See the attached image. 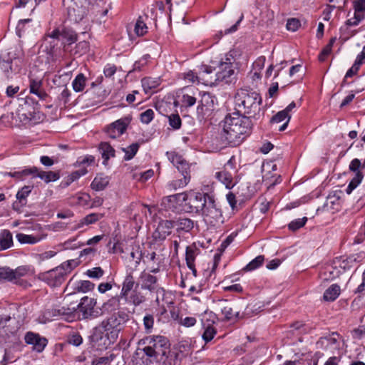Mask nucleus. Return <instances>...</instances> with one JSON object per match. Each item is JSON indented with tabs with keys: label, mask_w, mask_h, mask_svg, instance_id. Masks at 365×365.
Masks as SVG:
<instances>
[{
	"label": "nucleus",
	"mask_w": 365,
	"mask_h": 365,
	"mask_svg": "<svg viewBox=\"0 0 365 365\" xmlns=\"http://www.w3.org/2000/svg\"><path fill=\"white\" fill-rule=\"evenodd\" d=\"M169 202L189 200L190 208L192 212L200 214L203 216L204 220L210 223L215 225L219 222L222 217V212L216 202L214 197L207 195L200 192H192L190 195L186 192H181L172 195L167 197Z\"/></svg>",
	"instance_id": "nucleus-1"
},
{
	"label": "nucleus",
	"mask_w": 365,
	"mask_h": 365,
	"mask_svg": "<svg viewBox=\"0 0 365 365\" xmlns=\"http://www.w3.org/2000/svg\"><path fill=\"white\" fill-rule=\"evenodd\" d=\"M252 125L250 117L234 112L225 118L222 135L228 143L239 144L251 133Z\"/></svg>",
	"instance_id": "nucleus-2"
},
{
	"label": "nucleus",
	"mask_w": 365,
	"mask_h": 365,
	"mask_svg": "<svg viewBox=\"0 0 365 365\" xmlns=\"http://www.w3.org/2000/svg\"><path fill=\"white\" fill-rule=\"evenodd\" d=\"M235 113H240L252 117L260 110L262 98L259 94L252 90L241 88L235 95Z\"/></svg>",
	"instance_id": "nucleus-3"
},
{
	"label": "nucleus",
	"mask_w": 365,
	"mask_h": 365,
	"mask_svg": "<svg viewBox=\"0 0 365 365\" xmlns=\"http://www.w3.org/2000/svg\"><path fill=\"white\" fill-rule=\"evenodd\" d=\"M235 58L231 53L225 54L218 64V71L215 74V82L230 83L235 78Z\"/></svg>",
	"instance_id": "nucleus-4"
},
{
	"label": "nucleus",
	"mask_w": 365,
	"mask_h": 365,
	"mask_svg": "<svg viewBox=\"0 0 365 365\" xmlns=\"http://www.w3.org/2000/svg\"><path fill=\"white\" fill-rule=\"evenodd\" d=\"M143 343L145 346L142 349L143 352L153 359L165 355L169 348L168 340L163 336H149L144 339Z\"/></svg>",
	"instance_id": "nucleus-5"
},
{
	"label": "nucleus",
	"mask_w": 365,
	"mask_h": 365,
	"mask_svg": "<svg viewBox=\"0 0 365 365\" xmlns=\"http://www.w3.org/2000/svg\"><path fill=\"white\" fill-rule=\"evenodd\" d=\"M128 314L125 312L118 311L102 321L101 326L108 337L115 339L123 324L128 320Z\"/></svg>",
	"instance_id": "nucleus-6"
},
{
	"label": "nucleus",
	"mask_w": 365,
	"mask_h": 365,
	"mask_svg": "<svg viewBox=\"0 0 365 365\" xmlns=\"http://www.w3.org/2000/svg\"><path fill=\"white\" fill-rule=\"evenodd\" d=\"M73 260L63 263L61 266L44 273L43 279L51 287L59 286L65 281L66 276L73 269Z\"/></svg>",
	"instance_id": "nucleus-7"
},
{
	"label": "nucleus",
	"mask_w": 365,
	"mask_h": 365,
	"mask_svg": "<svg viewBox=\"0 0 365 365\" xmlns=\"http://www.w3.org/2000/svg\"><path fill=\"white\" fill-rule=\"evenodd\" d=\"M237 170L232 157L224 165L222 170L215 173V178L222 183L226 188L232 189L239 181L237 177Z\"/></svg>",
	"instance_id": "nucleus-8"
},
{
	"label": "nucleus",
	"mask_w": 365,
	"mask_h": 365,
	"mask_svg": "<svg viewBox=\"0 0 365 365\" xmlns=\"http://www.w3.org/2000/svg\"><path fill=\"white\" fill-rule=\"evenodd\" d=\"M97 300L94 298L83 297L79 304H76L77 309L82 313L83 319H95L101 315V309H96Z\"/></svg>",
	"instance_id": "nucleus-9"
},
{
	"label": "nucleus",
	"mask_w": 365,
	"mask_h": 365,
	"mask_svg": "<svg viewBox=\"0 0 365 365\" xmlns=\"http://www.w3.org/2000/svg\"><path fill=\"white\" fill-rule=\"evenodd\" d=\"M130 123L128 118H121L111 123L106 129L109 138L115 139L122 135Z\"/></svg>",
	"instance_id": "nucleus-10"
},
{
	"label": "nucleus",
	"mask_w": 365,
	"mask_h": 365,
	"mask_svg": "<svg viewBox=\"0 0 365 365\" xmlns=\"http://www.w3.org/2000/svg\"><path fill=\"white\" fill-rule=\"evenodd\" d=\"M25 342L33 346V349L37 352H41L47 345V339L41 336L38 334L29 331L24 336Z\"/></svg>",
	"instance_id": "nucleus-11"
},
{
	"label": "nucleus",
	"mask_w": 365,
	"mask_h": 365,
	"mask_svg": "<svg viewBox=\"0 0 365 365\" xmlns=\"http://www.w3.org/2000/svg\"><path fill=\"white\" fill-rule=\"evenodd\" d=\"M354 10V17L347 20L349 26H356L365 18V0H355L353 1Z\"/></svg>",
	"instance_id": "nucleus-12"
},
{
	"label": "nucleus",
	"mask_w": 365,
	"mask_h": 365,
	"mask_svg": "<svg viewBox=\"0 0 365 365\" xmlns=\"http://www.w3.org/2000/svg\"><path fill=\"white\" fill-rule=\"evenodd\" d=\"M166 156L168 160L180 172L190 171V166L182 155L175 150L168 151Z\"/></svg>",
	"instance_id": "nucleus-13"
},
{
	"label": "nucleus",
	"mask_w": 365,
	"mask_h": 365,
	"mask_svg": "<svg viewBox=\"0 0 365 365\" xmlns=\"http://www.w3.org/2000/svg\"><path fill=\"white\" fill-rule=\"evenodd\" d=\"M140 280L141 282V288L147 289L151 293H154L158 289L162 287L158 284V278L145 271L141 272Z\"/></svg>",
	"instance_id": "nucleus-14"
},
{
	"label": "nucleus",
	"mask_w": 365,
	"mask_h": 365,
	"mask_svg": "<svg viewBox=\"0 0 365 365\" xmlns=\"http://www.w3.org/2000/svg\"><path fill=\"white\" fill-rule=\"evenodd\" d=\"M77 310L76 304L71 303L68 306H62L61 307L53 308L52 309V316L60 317L66 321H73L75 318V312Z\"/></svg>",
	"instance_id": "nucleus-15"
},
{
	"label": "nucleus",
	"mask_w": 365,
	"mask_h": 365,
	"mask_svg": "<svg viewBox=\"0 0 365 365\" xmlns=\"http://www.w3.org/2000/svg\"><path fill=\"white\" fill-rule=\"evenodd\" d=\"M173 227H175L174 220H161L154 232L155 238L160 240H165L171 234Z\"/></svg>",
	"instance_id": "nucleus-16"
},
{
	"label": "nucleus",
	"mask_w": 365,
	"mask_h": 365,
	"mask_svg": "<svg viewBox=\"0 0 365 365\" xmlns=\"http://www.w3.org/2000/svg\"><path fill=\"white\" fill-rule=\"evenodd\" d=\"M71 1L72 4L69 5L68 8V16L71 19L78 21L83 18L86 14V9L82 5L79 6L81 0H71Z\"/></svg>",
	"instance_id": "nucleus-17"
},
{
	"label": "nucleus",
	"mask_w": 365,
	"mask_h": 365,
	"mask_svg": "<svg viewBox=\"0 0 365 365\" xmlns=\"http://www.w3.org/2000/svg\"><path fill=\"white\" fill-rule=\"evenodd\" d=\"M182 177L180 178L174 179L170 181L167 185L166 188L170 190H176L178 189L185 187L190 180V171L181 173Z\"/></svg>",
	"instance_id": "nucleus-18"
},
{
	"label": "nucleus",
	"mask_w": 365,
	"mask_h": 365,
	"mask_svg": "<svg viewBox=\"0 0 365 365\" xmlns=\"http://www.w3.org/2000/svg\"><path fill=\"white\" fill-rule=\"evenodd\" d=\"M197 249L195 246H187L185 252V260L187 267L192 271L195 277L197 276L195 260L197 255Z\"/></svg>",
	"instance_id": "nucleus-19"
},
{
	"label": "nucleus",
	"mask_w": 365,
	"mask_h": 365,
	"mask_svg": "<svg viewBox=\"0 0 365 365\" xmlns=\"http://www.w3.org/2000/svg\"><path fill=\"white\" fill-rule=\"evenodd\" d=\"M213 72V69L209 66H202L200 71L198 73L199 78L201 80V83L207 85H212L215 82V76H210Z\"/></svg>",
	"instance_id": "nucleus-20"
},
{
	"label": "nucleus",
	"mask_w": 365,
	"mask_h": 365,
	"mask_svg": "<svg viewBox=\"0 0 365 365\" xmlns=\"http://www.w3.org/2000/svg\"><path fill=\"white\" fill-rule=\"evenodd\" d=\"M221 302V312L226 320L234 319L239 317L240 312L236 310L231 304L228 303L227 300Z\"/></svg>",
	"instance_id": "nucleus-21"
},
{
	"label": "nucleus",
	"mask_w": 365,
	"mask_h": 365,
	"mask_svg": "<svg viewBox=\"0 0 365 365\" xmlns=\"http://www.w3.org/2000/svg\"><path fill=\"white\" fill-rule=\"evenodd\" d=\"M110 178L104 174H97L91 184V187L96 191L103 190L109 184Z\"/></svg>",
	"instance_id": "nucleus-22"
},
{
	"label": "nucleus",
	"mask_w": 365,
	"mask_h": 365,
	"mask_svg": "<svg viewBox=\"0 0 365 365\" xmlns=\"http://www.w3.org/2000/svg\"><path fill=\"white\" fill-rule=\"evenodd\" d=\"M339 334L336 332H333L328 336L320 338L317 344L324 345L326 347L329 346L332 349H338L339 346Z\"/></svg>",
	"instance_id": "nucleus-23"
},
{
	"label": "nucleus",
	"mask_w": 365,
	"mask_h": 365,
	"mask_svg": "<svg viewBox=\"0 0 365 365\" xmlns=\"http://www.w3.org/2000/svg\"><path fill=\"white\" fill-rule=\"evenodd\" d=\"M103 217V214L100 213H91L86 217H84L83 219H81L78 223H76L73 227V230H76L78 229L82 228L85 225H92L99 220H101Z\"/></svg>",
	"instance_id": "nucleus-24"
},
{
	"label": "nucleus",
	"mask_w": 365,
	"mask_h": 365,
	"mask_svg": "<svg viewBox=\"0 0 365 365\" xmlns=\"http://www.w3.org/2000/svg\"><path fill=\"white\" fill-rule=\"evenodd\" d=\"M141 83L146 93H153V90L160 85L161 79L160 77H145L142 79Z\"/></svg>",
	"instance_id": "nucleus-25"
},
{
	"label": "nucleus",
	"mask_w": 365,
	"mask_h": 365,
	"mask_svg": "<svg viewBox=\"0 0 365 365\" xmlns=\"http://www.w3.org/2000/svg\"><path fill=\"white\" fill-rule=\"evenodd\" d=\"M42 82L41 80L31 79L30 81V93L36 95L41 100H45L48 94L42 89Z\"/></svg>",
	"instance_id": "nucleus-26"
},
{
	"label": "nucleus",
	"mask_w": 365,
	"mask_h": 365,
	"mask_svg": "<svg viewBox=\"0 0 365 365\" xmlns=\"http://www.w3.org/2000/svg\"><path fill=\"white\" fill-rule=\"evenodd\" d=\"M341 288L337 284H333L324 292L323 299L326 302H334L340 295Z\"/></svg>",
	"instance_id": "nucleus-27"
},
{
	"label": "nucleus",
	"mask_w": 365,
	"mask_h": 365,
	"mask_svg": "<svg viewBox=\"0 0 365 365\" xmlns=\"http://www.w3.org/2000/svg\"><path fill=\"white\" fill-rule=\"evenodd\" d=\"M175 227L178 232H190L194 227L193 221L187 217H180L174 220Z\"/></svg>",
	"instance_id": "nucleus-28"
},
{
	"label": "nucleus",
	"mask_w": 365,
	"mask_h": 365,
	"mask_svg": "<svg viewBox=\"0 0 365 365\" xmlns=\"http://www.w3.org/2000/svg\"><path fill=\"white\" fill-rule=\"evenodd\" d=\"M135 284L134 277L131 274L125 276L122 284V289L120 292L121 297H124L125 302L128 299V293L133 289Z\"/></svg>",
	"instance_id": "nucleus-29"
},
{
	"label": "nucleus",
	"mask_w": 365,
	"mask_h": 365,
	"mask_svg": "<svg viewBox=\"0 0 365 365\" xmlns=\"http://www.w3.org/2000/svg\"><path fill=\"white\" fill-rule=\"evenodd\" d=\"M14 245L13 235L9 230H3L0 232V248L6 250Z\"/></svg>",
	"instance_id": "nucleus-30"
},
{
	"label": "nucleus",
	"mask_w": 365,
	"mask_h": 365,
	"mask_svg": "<svg viewBox=\"0 0 365 365\" xmlns=\"http://www.w3.org/2000/svg\"><path fill=\"white\" fill-rule=\"evenodd\" d=\"M33 189V186L25 185L21 189H20L16 193V199L19 200V202H14L13 204V207L15 209L16 206L18 204H20L21 206L25 205L26 203V198L31 192Z\"/></svg>",
	"instance_id": "nucleus-31"
},
{
	"label": "nucleus",
	"mask_w": 365,
	"mask_h": 365,
	"mask_svg": "<svg viewBox=\"0 0 365 365\" xmlns=\"http://www.w3.org/2000/svg\"><path fill=\"white\" fill-rule=\"evenodd\" d=\"M11 271V280L10 282L16 284L19 283L21 279L29 274V269L26 266H21L15 269H10Z\"/></svg>",
	"instance_id": "nucleus-32"
},
{
	"label": "nucleus",
	"mask_w": 365,
	"mask_h": 365,
	"mask_svg": "<svg viewBox=\"0 0 365 365\" xmlns=\"http://www.w3.org/2000/svg\"><path fill=\"white\" fill-rule=\"evenodd\" d=\"M154 293L156 295L155 299V303L156 305L166 304L168 306H170L173 304V301L169 299V293L167 292L163 287L158 289Z\"/></svg>",
	"instance_id": "nucleus-33"
},
{
	"label": "nucleus",
	"mask_w": 365,
	"mask_h": 365,
	"mask_svg": "<svg viewBox=\"0 0 365 365\" xmlns=\"http://www.w3.org/2000/svg\"><path fill=\"white\" fill-rule=\"evenodd\" d=\"M290 115L289 114H287L284 110H281L279 112H278L276 115H274L272 118V123H281L284 120H286L285 123L281 125L279 128V130L280 131H283L287 127V125H288V123L290 120Z\"/></svg>",
	"instance_id": "nucleus-34"
},
{
	"label": "nucleus",
	"mask_w": 365,
	"mask_h": 365,
	"mask_svg": "<svg viewBox=\"0 0 365 365\" xmlns=\"http://www.w3.org/2000/svg\"><path fill=\"white\" fill-rule=\"evenodd\" d=\"M16 237L21 244L34 245L41 240V237L37 235H26L24 233H18Z\"/></svg>",
	"instance_id": "nucleus-35"
},
{
	"label": "nucleus",
	"mask_w": 365,
	"mask_h": 365,
	"mask_svg": "<svg viewBox=\"0 0 365 365\" xmlns=\"http://www.w3.org/2000/svg\"><path fill=\"white\" fill-rule=\"evenodd\" d=\"M87 79L83 73L78 74L72 81L73 89L76 92H81L84 90Z\"/></svg>",
	"instance_id": "nucleus-36"
},
{
	"label": "nucleus",
	"mask_w": 365,
	"mask_h": 365,
	"mask_svg": "<svg viewBox=\"0 0 365 365\" xmlns=\"http://www.w3.org/2000/svg\"><path fill=\"white\" fill-rule=\"evenodd\" d=\"M214 106V100L212 96L210 93H205L202 96V98L200 101V104L198 106V109H201L202 110L204 108L206 110H211L213 109Z\"/></svg>",
	"instance_id": "nucleus-37"
},
{
	"label": "nucleus",
	"mask_w": 365,
	"mask_h": 365,
	"mask_svg": "<svg viewBox=\"0 0 365 365\" xmlns=\"http://www.w3.org/2000/svg\"><path fill=\"white\" fill-rule=\"evenodd\" d=\"M99 149L102 154V158L108 160L110 158L115 156V150L108 143H101L99 145Z\"/></svg>",
	"instance_id": "nucleus-38"
},
{
	"label": "nucleus",
	"mask_w": 365,
	"mask_h": 365,
	"mask_svg": "<svg viewBox=\"0 0 365 365\" xmlns=\"http://www.w3.org/2000/svg\"><path fill=\"white\" fill-rule=\"evenodd\" d=\"M122 299H124V297H121L120 294L112 297L104 304V307L107 309L110 308L113 310L120 309Z\"/></svg>",
	"instance_id": "nucleus-39"
},
{
	"label": "nucleus",
	"mask_w": 365,
	"mask_h": 365,
	"mask_svg": "<svg viewBox=\"0 0 365 365\" xmlns=\"http://www.w3.org/2000/svg\"><path fill=\"white\" fill-rule=\"evenodd\" d=\"M40 179L43 180L46 183L50 182L56 181L59 179L60 175L58 173L53 171H43L40 170L39 177Z\"/></svg>",
	"instance_id": "nucleus-40"
},
{
	"label": "nucleus",
	"mask_w": 365,
	"mask_h": 365,
	"mask_svg": "<svg viewBox=\"0 0 365 365\" xmlns=\"http://www.w3.org/2000/svg\"><path fill=\"white\" fill-rule=\"evenodd\" d=\"M363 178L364 175L361 171L356 173L355 176L353 178L346 187V193L349 195L351 194V192L361 183Z\"/></svg>",
	"instance_id": "nucleus-41"
},
{
	"label": "nucleus",
	"mask_w": 365,
	"mask_h": 365,
	"mask_svg": "<svg viewBox=\"0 0 365 365\" xmlns=\"http://www.w3.org/2000/svg\"><path fill=\"white\" fill-rule=\"evenodd\" d=\"M95 284L88 280H80L77 282L75 289L79 292H88L92 291Z\"/></svg>",
	"instance_id": "nucleus-42"
},
{
	"label": "nucleus",
	"mask_w": 365,
	"mask_h": 365,
	"mask_svg": "<svg viewBox=\"0 0 365 365\" xmlns=\"http://www.w3.org/2000/svg\"><path fill=\"white\" fill-rule=\"evenodd\" d=\"M182 78L185 83L190 84L201 83V80L199 78L198 73H195L192 71H189L187 72L182 73Z\"/></svg>",
	"instance_id": "nucleus-43"
},
{
	"label": "nucleus",
	"mask_w": 365,
	"mask_h": 365,
	"mask_svg": "<svg viewBox=\"0 0 365 365\" xmlns=\"http://www.w3.org/2000/svg\"><path fill=\"white\" fill-rule=\"evenodd\" d=\"M139 147H140L139 144L137 143H133L130 145L128 146L125 148H123V150L125 153L124 159L125 160H129L132 159L135 156L136 153L138 152Z\"/></svg>",
	"instance_id": "nucleus-44"
},
{
	"label": "nucleus",
	"mask_w": 365,
	"mask_h": 365,
	"mask_svg": "<svg viewBox=\"0 0 365 365\" xmlns=\"http://www.w3.org/2000/svg\"><path fill=\"white\" fill-rule=\"evenodd\" d=\"M264 257L263 255H259L248 263L244 268L245 271H252L257 268L261 267L264 262Z\"/></svg>",
	"instance_id": "nucleus-45"
},
{
	"label": "nucleus",
	"mask_w": 365,
	"mask_h": 365,
	"mask_svg": "<svg viewBox=\"0 0 365 365\" xmlns=\"http://www.w3.org/2000/svg\"><path fill=\"white\" fill-rule=\"evenodd\" d=\"M158 359H153L143 353V355L140 359L135 360V365H157Z\"/></svg>",
	"instance_id": "nucleus-46"
},
{
	"label": "nucleus",
	"mask_w": 365,
	"mask_h": 365,
	"mask_svg": "<svg viewBox=\"0 0 365 365\" xmlns=\"http://www.w3.org/2000/svg\"><path fill=\"white\" fill-rule=\"evenodd\" d=\"M336 41V37H332L330 40L329 43L323 48L321 53L319 56V60L320 61H324L327 56L330 54L333 45Z\"/></svg>",
	"instance_id": "nucleus-47"
},
{
	"label": "nucleus",
	"mask_w": 365,
	"mask_h": 365,
	"mask_svg": "<svg viewBox=\"0 0 365 365\" xmlns=\"http://www.w3.org/2000/svg\"><path fill=\"white\" fill-rule=\"evenodd\" d=\"M88 173L86 168H81L78 170L73 172L67 178L66 185H69L71 182L78 180L80 177L86 175Z\"/></svg>",
	"instance_id": "nucleus-48"
},
{
	"label": "nucleus",
	"mask_w": 365,
	"mask_h": 365,
	"mask_svg": "<svg viewBox=\"0 0 365 365\" xmlns=\"http://www.w3.org/2000/svg\"><path fill=\"white\" fill-rule=\"evenodd\" d=\"M104 274L103 269L100 267H96L86 271V275L92 279H100Z\"/></svg>",
	"instance_id": "nucleus-49"
},
{
	"label": "nucleus",
	"mask_w": 365,
	"mask_h": 365,
	"mask_svg": "<svg viewBox=\"0 0 365 365\" xmlns=\"http://www.w3.org/2000/svg\"><path fill=\"white\" fill-rule=\"evenodd\" d=\"M148 31V27L144 21L140 17L135 25V32L138 36H143Z\"/></svg>",
	"instance_id": "nucleus-50"
},
{
	"label": "nucleus",
	"mask_w": 365,
	"mask_h": 365,
	"mask_svg": "<svg viewBox=\"0 0 365 365\" xmlns=\"http://www.w3.org/2000/svg\"><path fill=\"white\" fill-rule=\"evenodd\" d=\"M169 125L175 130H178L181 127L182 120L180 115L176 114H171L168 116Z\"/></svg>",
	"instance_id": "nucleus-51"
},
{
	"label": "nucleus",
	"mask_w": 365,
	"mask_h": 365,
	"mask_svg": "<svg viewBox=\"0 0 365 365\" xmlns=\"http://www.w3.org/2000/svg\"><path fill=\"white\" fill-rule=\"evenodd\" d=\"M115 356L113 354H110L108 356L95 359L92 362V365H109L110 363L114 359Z\"/></svg>",
	"instance_id": "nucleus-52"
},
{
	"label": "nucleus",
	"mask_w": 365,
	"mask_h": 365,
	"mask_svg": "<svg viewBox=\"0 0 365 365\" xmlns=\"http://www.w3.org/2000/svg\"><path fill=\"white\" fill-rule=\"evenodd\" d=\"M307 221V217H304L302 218L296 219V220L292 221L289 224V225H288L289 229L292 231L297 230L299 228L302 227L306 224Z\"/></svg>",
	"instance_id": "nucleus-53"
},
{
	"label": "nucleus",
	"mask_w": 365,
	"mask_h": 365,
	"mask_svg": "<svg viewBox=\"0 0 365 365\" xmlns=\"http://www.w3.org/2000/svg\"><path fill=\"white\" fill-rule=\"evenodd\" d=\"M215 334V329L212 326H208L204 331L202 339L206 343H207L214 338Z\"/></svg>",
	"instance_id": "nucleus-54"
},
{
	"label": "nucleus",
	"mask_w": 365,
	"mask_h": 365,
	"mask_svg": "<svg viewBox=\"0 0 365 365\" xmlns=\"http://www.w3.org/2000/svg\"><path fill=\"white\" fill-rule=\"evenodd\" d=\"M143 325L147 332H151L154 325V317L148 314L143 318Z\"/></svg>",
	"instance_id": "nucleus-55"
},
{
	"label": "nucleus",
	"mask_w": 365,
	"mask_h": 365,
	"mask_svg": "<svg viewBox=\"0 0 365 365\" xmlns=\"http://www.w3.org/2000/svg\"><path fill=\"white\" fill-rule=\"evenodd\" d=\"M130 300L134 306H139L145 301V298L140 293L134 292L130 296Z\"/></svg>",
	"instance_id": "nucleus-56"
},
{
	"label": "nucleus",
	"mask_w": 365,
	"mask_h": 365,
	"mask_svg": "<svg viewBox=\"0 0 365 365\" xmlns=\"http://www.w3.org/2000/svg\"><path fill=\"white\" fill-rule=\"evenodd\" d=\"M154 118V111L152 109H147L140 113V120L143 123L148 124Z\"/></svg>",
	"instance_id": "nucleus-57"
},
{
	"label": "nucleus",
	"mask_w": 365,
	"mask_h": 365,
	"mask_svg": "<svg viewBox=\"0 0 365 365\" xmlns=\"http://www.w3.org/2000/svg\"><path fill=\"white\" fill-rule=\"evenodd\" d=\"M182 104L185 107H191L196 103V98L188 93H185L182 96Z\"/></svg>",
	"instance_id": "nucleus-58"
},
{
	"label": "nucleus",
	"mask_w": 365,
	"mask_h": 365,
	"mask_svg": "<svg viewBox=\"0 0 365 365\" xmlns=\"http://www.w3.org/2000/svg\"><path fill=\"white\" fill-rule=\"evenodd\" d=\"M301 26L299 20L295 18L289 19L287 21L286 27L287 30L291 31H296Z\"/></svg>",
	"instance_id": "nucleus-59"
},
{
	"label": "nucleus",
	"mask_w": 365,
	"mask_h": 365,
	"mask_svg": "<svg viewBox=\"0 0 365 365\" xmlns=\"http://www.w3.org/2000/svg\"><path fill=\"white\" fill-rule=\"evenodd\" d=\"M40 173V170L35 167H27L24 168V174L26 178L29 176H31L32 178H38Z\"/></svg>",
	"instance_id": "nucleus-60"
},
{
	"label": "nucleus",
	"mask_w": 365,
	"mask_h": 365,
	"mask_svg": "<svg viewBox=\"0 0 365 365\" xmlns=\"http://www.w3.org/2000/svg\"><path fill=\"white\" fill-rule=\"evenodd\" d=\"M11 271L10 268L7 267H0V282L11 280Z\"/></svg>",
	"instance_id": "nucleus-61"
},
{
	"label": "nucleus",
	"mask_w": 365,
	"mask_h": 365,
	"mask_svg": "<svg viewBox=\"0 0 365 365\" xmlns=\"http://www.w3.org/2000/svg\"><path fill=\"white\" fill-rule=\"evenodd\" d=\"M215 183L212 182L211 184L207 185H202L200 192L201 193L204 194L205 197H207V195L210 197H214L215 195L212 194L213 190H214Z\"/></svg>",
	"instance_id": "nucleus-62"
},
{
	"label": "nucleus",
	"mask_w": 365,
	"mask_h": 365,
	"mask_svg": "<svg viewBox=\"0 0 365 365\" xmlns=\"http://www.w3.org/2000/svg\"><path fill=\"white\" fill-rule=\"evenodd\" d=\"M63 36L62 40H65L68 43H73L76 41L77 37L76 34L73 31H68L63 30Z\"/></svg>",
	"instance_id": "nucleus-63"
},
{
	"label": "nucleus",
	"mask_w": 365,
	"mask_h": 365,
	"mask_svg": "<svg viewBox=\"0 0 365 365\" xmlns=\"http://www.w3.org/2000/svg\"><path fill=\"white\" fill-rule=\"evenodd\" d=\"M88 47H89V45L87 41H80L76 45L77 50L76 51V53H78L79 55H83L88 51Z\"/></svg>",
	"instance_id": "nucleus-64"
}]
</instances>
